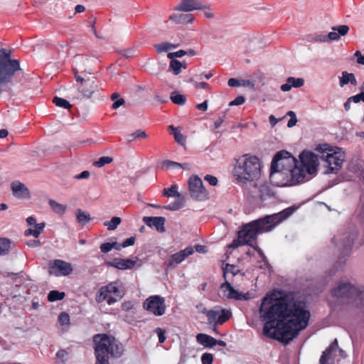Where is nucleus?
<instances>
[{
    "label": "nucleus",
    "mask_w": 364,
    "mask_h": 364,
    "mask_svg": "<svg viewBox=\"0 0 364 364\" xmlns=\"http://www.w3.org/2000/svg\"><path fill=\"white\" fill-rule=\"evenodd\" d=\"M260 319L264 322V336L288 344L306 328L310 312L304 299L292 294L279 297L275 293L267 294L259 308Z\"/></svg>",
    "instance_id": "1"
},
{
    "label": "nucleus",
    "mask_w": 364,
    "mask_h": 364,
    "mask_svg": "<svg viewBox=\"0 0 364 364\" xmlns=\"http://www.w3.org/2000/svg\"><path fill=\"white\" fill-rule=\"evenodd\" d=\"M299 164L289 152L282 150L274 156L270 168L271 183L279 187L294 186L308 181L306 175L316 173L319 165L317 155L311 151H302Z\"/></svg>",
    "instance_id": "2"
},
{
    "label": "nucleus",
    "mask_w": 364,
    "mask_h": 364,
    "mask_svg": "<svg viewBox=\"0 0 364 364\" xmlns=\"http://www.w3.org/2000/svg\"><path fill=\"white\" fill-rule=\"evenodd\" d=\"M294 207H289L277 213L267 215L257 220L243 225L238 232L239 237L243 243L252 247L263 261L267 258L262 250L257 245V235L272 231L277 225L285 220L295 211Z\"/></svg>",
    "instance_id": "3"
},
{
    "label": "nucleus",
    "mask_w": 364,
    "mask_h": 364,
    "mask_svg": "<svg viewBox=\"0 0 364 364\" xmlns=\"http://www.w3.org/2000/svg\"><path fill=\"white\" fill-rule=\"evenodd\" d=\"M260 174L261 165L257 156L244 154L235 159L232 176L238 183L245 184L257 180Z\"/></svg>",
    "instance_id": "4"
},
{
    "label": "nucleus",
    "mask_w": 364,
    "mask_h": 364,
    "mask_svg": "<svg viewBox=\"0 0 364 364\" xmlns=\"http://www.w3.org/2000/svg\"><path fill=\"white\" fill-rule=\"evenodd\" d=\"M315 151L320 154V159L326 166L325 173H336L341 168L346 159L345 151L339 147L327 144H318Z\"/></svg>",
    "instance_id": "5"
},
{
    "label": "nucleus",
    "mask_w": 364,
    "mask_h": 364,
    "mask_svg": "<svg viewBox=\"0 0 364 364\" xmlns=\"http://www.w3.org/2000/svg\"><path fill=\"white\" fill-rule=\"evenodd\" d=\"M93 341L95 345L96 358L104 360V358H109V355L114 357H119L122 355L119 346L114 343V338L105 333L96 334L93 337Z\"/></svg>",
    "instance_id": "6"
},
{
    "label": "nucleus",
    "mask_w": 364,
    "mask_h": 364,
    "mask_svg": "<svg viewBox=\"0 0 364 364\" xmlns=\"http://www.w3.org/2000/svg\"><path fill=\"white\" fill-rule=\"evenodd\" d=\"M75 78L80 85L77 87V94L73 97L76 100H90L100 95V87L95 77L85 79L78 75L76 69H73Z\"/></svg>",
    "instance_id": "7"
},
{
    "label": "nucleus",
    "mask_w": 364,
    "mask_h": 364,
    "mask_svg": "<svg viewBox=\"0 0 364 364\" xmlns=\"http://www.w3.org/2000/svg\"><path fill=\"white\" fill-rule=\"evenodd\" d=\"M357 236L358 231L356 228L353 225H350L341 230L338 235L333 237V242L343 253H347L351 250Z\"/></svg>",
    "instance_id": "8"
},
{
    "label": "nucleus",
    "mask_w": 364,
    "mask_h": 364,
    "mask_svg": "<svg viewBox=\"0 0 364 364\" xmlns=\"http://www.w3.org/2000/svg\"><path fill=\"white\" fill-rule=\"evenodd\" d=\"M357 285L348 282L341 281L331 291V296L340 303L353 301L356 294H359Z\"/></svg>",
    "instance_id": "9"
},
{
    "label": "nucleus",
    "mask_w": 364,
    "mask_h": 364,
    "mask_svg": "<svg viewBox=\"0 0 364 364\" xmlns=\"http://www.w3.org/2000/svg\"><path fill=\"white\" fill-rule=\"evenodd\" d=\"M123 294L119 291L116 283L111 282L106 286L102 287L99 289L95 299L97 303H102L106 301L109 305H112L120 300Z\"/></svg>",
    "instance_id": "10"
},
{
    "label": "nucleus",
    "mask_w": 364,
    "mask_h": 364,
    "mask_svg": "<svg viewBox=\"0 0 364 364\" xmlns=\"http://www.w3.org/2000/svg\"><path fill=\"white\" fill-rule=\"evenodd\" d=\"M346 356V352L338 346V339L335 338L331 344L322 353L319 359V364H337Z\"/></svg>",
    "instance_id": "11"
},
{
    "label": "nucleus",
    "mask_w": 364,
    "mask_h": 364,
    "mask_svg": "<svg viewBox=\"0 0 364 364\" xmlns=\"http://www.w3.org/2000/svg\"><path fill=\"white\" fill-rule=\"evenodd\" d=\"M188 190L190 197L197 201L205 198V186L203 181L198 175H191L188 179Z\"/></svg>",
    "instance_id": "12"
},
{
    "label": "nucleus",
    "mask_w": 364,
    "mask_h": 364,
    "mask_svg": "<svg viewBox=\"0 0 364 364\" xmlns=\"http://www.w3.org/2000/svg\"><path fill=\"white\" fill-rule=\"evenodd\" d=\"M143 307L149 312L157 316L164 315L166 311L164 299L158 295L151 296L147 298L143 304Z\"/></svg>",
    "instance_id": "13"
},
{
    "label": "nucleus",
    "mask_w": 364,
    "mask_h": 364,
    "mask_svg": "<svg viewBox=\"0 0 364 364\" xmlns=\"http://www.w3.org/2000/svg\"><path fill=\"white\" fill-rule=\"evenodd\" d=\"M73 266L62 259H54L48 263V273L55 277L68 276L72 273Z\"/></svg>",
    "instance_id": "14"
},
{
    "label": "nucleus",
    "mask_w": 364,
    "mask_h": 364,
    "mask_svg": "<svg viewBox=\"0 0 364 364\" xmlns=\"http://www.w3.org/2000/svg\"><path fill=\"white\" fill-rule=\"evenodd\" d=\"M194 250L198 252H205V246L204 245H195L194 247H187L183 250H181L178 252L173 254L171 259L168 261V264L170 266L173 265V263L180 264L188 256L191 255L194 252Z\"/></svg>",
    "instance_id": "15"
},
{
    "label": "nucleus",
    "mask_w": 364,
    "mask_h": 364,
    "mask_svg": "<svg viewBox=\"0 0 364 364\" xmlns=\"http://www.w3.org/2000/svg\"><path fill=\"white\" fill-rule=\"evenodd\" d=\"M230 316L231 311L224 309L206 311L209 322L214 324H223L230 318Z\"/></svg>",
    "instance_id": "16"
},
{
    "label": "nucleus",
    "mask_w": 364,
    "mask_h": 364,
    "mask_svg": "<svg viewBox=\"0 0 364 364\" xmlns=\"http://www.w3.org/2000/svg\"><path fill=\"white\" fill-rule=\"evenodd\" d=\"M221 291L224 297L228 299H235L237 301L247 300L249 299L245 294L239 293L235 290L228 282H225L220 286Z\"/></svg>",
    "instance_id": "17"
},
{
    "label": "nucleus",
    "mask_w": 364,
    "mask_h": 364,
    "mask_svg": "<svg viewBox=\"0 0 364 364\" xmlns=\"http://www.w3.org/2000/svg\"><path fill=\"white\" fill-rule=\"evenodd\" d=\"M136 264V261L132 259L114 258L113 261L105 262L107 267H112L121 270L132 269Z\"/></svg>",
    "instance_id": "18"
},
{
    "label": "nucleus",
    "mask_w": 364,
    "mask_h": 364,
    "mask_svg": "<svg viewBox=\"0 0 364 364\" xmlns=\"http://www.w3.org/2000/svg\"><path fill=\"white\" fill-rule=\"evenodd\" d=\"M204 6L203 0H182L176 9L183 11H191L202 9Z\"/></svg>",
    "instance_id": "19"
},
{
    "label": "nucleus",
    "mask_w": 364,
    "mask_h": 364,
    "mask_svg": "<svg viewBox=\"0 0 364 364\" xmlns=\"http://www.w3.org/2000/svg\"><path fill=\"white\" fill-rule=\"evenodd\" d=\"M11 190L14 196L18 198H30L29 190L23 183L19 181H14L11 183Z\"/></svg>",
    "instance_id": "20"
},
{
    "label": "nucleus",
    "mask_w": 364,
    "mask_h": 364,
    "mask_svg": "<svg viewBox=\"0 0 364 364\" xmlns=\"http://www.w3.org/2000/svg\"><path fill=\"white\" fill-rule=\"evenodd\" d=\"M143 221L149 227H154L159 232L165 231V218L164 217H144Z\"/></svg>",
    "instance_id": "21"
},
{
    "label": "nucleus",
    "mask_w": 364,
    "mask_h": 364,
    "mask_svg": "<svg viewBox=\"0 0 364 364\" xmlns=\"http://www.w3.org/2000/svg\"><path fill=\"white\" fill-rule=\"evenodd\" d=\"M331 29L332 31L328 33V38L331 41H338L341 36H345L350 31L347 25L333 26Z\"/></svg>",
    "instance_id": "22"
},
{
    "label": "nucleus",
    "mask_w": 364,
    "mask_h": 364,
    "mask_svg": "<svg viewBox=\"0 0 364 364\" xmlns=\"http://www.w3.org/2000/svg\"><path fill=\"white\" fill-rule=\"evenodd\" d=\"M170 19L176 23L186 24L193 21V16L191 14H177L170 16Z\"/></svg>",
    "instance_id": "23"
},
{
    "label": "nucleus",
    "mask_w": 364,
    "mask_h": 364,
    "mask_svg": "<svg viewBox=\"0 0 364 364\" xmlns=\"http://www.w3.org/2000/svg\"><path fill=\"white\" fill-rule=\"evenodd\" d=\"M348 83L353 85H357L358 82L353 73H349L347 71L342 72V76L339 77V85L343 87Z\"/></svg>",
    "instance_id": "24"
},
{
    "label": "nucleus",
    "mask_w": 364,
    "mask_h": 364,
    "mask_svg": "<svg viewBox=\"0 0 364 364\" xmlns=\"http://www.w3.org/2000/svg\"><path fill=\"white\" fill-rule=\"evenodd\" d=\"M177 199L169 203L166 207V209L169 210H178L181 208H182L185 205L186 199L183 196H181V197H176Z\"/></svg>",
    "instance_id": "25"
},
{
    "label": "nucleus",
    "mask_w": 364,
    "mask_h": 364,
    "mask_svg": "<svg viewBox=\"0 0 364 364\" xmlns=\"http://www.w3.org/2000/svg\"><path fill=\"white\" fill-rule=\"evenodd\" d=\"M48 203L53 212L58 215H63L65 213L67 206L56 202L55 200L50 199Z\"/></svg>",
    "instance_id": "26"
},
{
    "label": "nucleus",
    "mask_w": 364,
    "mask_h": 364,
    "mask_svg": "<svg viewBox=\"0 0 364 364\" xmlns=\"http://www.w3.org/2000/svg\"><path fill=\"white\" fill-rule=\"evenodd\" d=\"M178 47V45L172 44L168 42H164L154 45V48L158 53L168 51Z\"/></svg>",
    "instance_id": "27"
},
{
    "label": "nucleus",
    "mask_w": 364,
    "mask_h": 364,
    "mask_svg": "<svg viewBox=\"0 0 364 364\" xmlns=\"http://www.w3.org/2000/svg\"><path fill=\"white\" fill-rule=\"evenodd\" d=\"M169 67L174 75H178L181 71V68L185 69L186 68L185 63H181L178 60H171Z\"/></svg>",
    "instance_id": "28"
},
{
    "label": "nucleus",
    "mask_w": 364,
    "mask_h": 364,
    "mask_svg": "<svg viewBox=\"0 0 364 364\" xmlns=\"http://www.w3.org/2000/svg\"><path fill=\"white\" fill-rule=\"evenodd\" d=\"M76 218L77 222L82 225L87 224L91 220L90 215L85 211H82L81 209H77L76 210Z\"/></svg>",
    "instance_id": "29"
},
{
    "label": "nucleus",
    "mask_w": 364,
    "mask_h": 364,
    "mask_svg": "<svg viewBox=\"0 0 364 364\" xmlns=\"http://www.w3.org/2000/svg\"><path fill=\"white\" fill-rule=\"evenodd\" d=\"M215 346L225 347L226 343L222 340H217L210 336L206 335V348H210Z\"/></svg>",
    "instance_id": "30"
},
{
    "label": "nucleus",
    "mask_w": 364,
    "mask_h": 364,
    "mask_svg": "<svg viewBox=\"0 0 364 364\" xmlns=\"http://www.w3.org/2000/svg\"><path fill=\"white\" fill-rule=\"evenodd\" d=\"M223 276L225 277H226L229 274H232V276H235L240 272V269L237 266L230 264H226L225 266L223 267Z\"/></svg>",
    "instance_id": "31"
},
{
    "label": "nucleus",
    "mask_w": 364,
    "mask_h": 364,
    "mask_svg": "<svg viewBox=\"0 0 364 364\" xmlns=\"http://www.w3.org/2000/svg\"><path fill=\"white\" fill-rule=\"evenodd\" d=\"M65 293L63 291H59L57 290H52L49 292L48 295V300L49 301H56L62 300L65 298Z\"/></svg>",
    "instance_id": "32"
},
{
    "label": "nucleus",
    "mask_w": 364,
    "mask_h": 364,
    "mask_svg": "<svg viewBox=\"0 0 364 364\" xmlns=\"http://www.w3.org/2000/svg\"><path fill=\"white\" fill-rule=\"evenodd\" d=\"M163 195L166 197H181L183 196L178 191V187L176 185H172L170 188H164L163 191Z\"/></svg>",
    "instance_id": "33"
},
{
    "label": "nucleus",
    "mask_w": 364,
    "mask_h": 364,
    "mask_svg": "<svg viewBox=\"0 0 364 364\" xmlns=\"http://www.w3.org/2000/svg\"><path fill=\"white\" fill-rule=\"evenodd\" d=\"M11 241L7 238H0V255H4L9 252Z\"/></svg>",
    "instance_id": "34"
},
{
    "label": "nucleus",
    "mask_w": 364,
    "mask_h": 364,
    "mask_svg": "<svg viewBox=\"0 0 364 364\" xmlns=\"http://www.w3.org/2000/svg\"><path fill=\"white\" fill-rule=\"evenodd\" d=\"M170 98L173 103L178 105H183L186 102V97L176 92H173Z\"/></svg>",
    "instance_id": "35"
},
{
    "label": "nucleus",
    "mask_w": 364,
    "mask_h": 364,
    "mask_svg": "<svg viewBox=\"0 0 364 364\" xmlns=\"http://www.w3.org/2000/svg\"><path fill=\"white\" fill-rule=\"evenodd\" d=\"M359 289V294H356L353 299V302L355 303L356 305L364 306V286H357Z\"/></svg>",
    "instance_id": "36"
},
{
    "label": "nucleus",
    "mask_w": 364,
    "mask_h": 364,
    "mask_svg": "<svg viewBox=\"0 0 364 364\" xmlns=\"http://www.w3.org/2000/svg\"><path fill=\"white\" fill-rule=\"evenodd\" d=\"M52 102L56 106L63 107L65 109H70L72 107V105L70 104V102L68 100L63 99L60 97H57V96L54 97L52 100Z\"/></svg>",
    "instance_id": "37"
},
{
    "label": "nucleus",
    "mask_w": 364,
    "mask_h": 364,
    "mask_svg": "<svg viewBox=\"0 0 364 364\" xmlns=\"http://www.w3.org/2000/svg\"><path fill=\"white\" fill-rule=\"evenodd\" d=\"M121 222L122 220L119 217H113L109 221L105 222L104 225L107 226L109 230H114L117 228Z\"/></svg>",
    "instance_id": "38"
},
{
    "label": "nucleus",
    "mask_w": 364,
    "mask_h": 364,
    "mask_svg": "<svg viewBox=\"0 0 364 364\" xmlns=\"http://www.w3.org/2000/svg\"><path fill=\"white\" fill-rule=\"evenodd\" d=\"M169 129H171L173 131V134L176 141L181 145H183L186 142V139L184 136L179 131H178L173 125H171L169 127Z\"/></svg>",
    "instance_id": "39"
},
{
    "label": "nucleus",
    "mask_w": 364,
    "mask_h": 364,
    "mask_svg": "<svg viewBox=\"0 0 364 364\" xmlns=\"http://www.w3.org/2000/svg\"><path fill=\"white\" fill-rule=\"evenodd\" d=\"M58 323L62 326H69L70 324V316L66 312H61L58 316Z\"/></svg>",
    "instance_id": "40"
},
{
    "label": "nucleus",
    "mask_w": 364,
    "mask_h": 364,
    "mask_svg": "<svg viewBox=\"0 0 364 364\" xmlns=\"http://www.w3.org/2000/svg\"><path fill=\"white\" fill-rule=\"evenodd\" d=\"M288 82L291 84L292 87H300L304 84L303 78H294L293 77H288Z\"/></svg>",
    "instance_id": "41"
},
{
    "label": "nucleus",
    "mask_w": 364,
    "mask_h": 364,
    "mask_svg": "<svg viewBox=\"0 0 364 364\" xmlns=\"http://www.w3.org/2000/svg\"><path fill=\"white\" fill-rule=\"evenodd\" d=\"M112 160V157L102 156L97 161H95L93 164L97 167H102L105 164L111 163Z\"/></svg>",
    "instance_id": "42"
},
{
    "label": "nucleus",
    "mask_w": 364,
    "mask_h": 364,
    "mask_svg": "<svg viewBox=\"0 0 364 364\" xmlns=\"http://www.w3.org/2000/svg\"><path fill=\"white\" fill-rule=\"evenodd\" d=\"M360 89L362 90L360 93L350 97V100H352L354 103H358L361 101L364 102V82Z\"/></svg>",
    "instance_id": "43"
},
{
    "label": "nucleus",
    "mask_w": 364,
    "mask_h": 364,
    "mask_svg": "<svg viewBox=\"0 0 364 364\" xmlns=\"http://www.w3.org/2000/svg\"><path fill=\"white\" fill-rule=\"evenodd\" d=\"M312 41H314L315 42H320V43L331 41L330 39L328 38V34L324 35L322 33L315 34L312 38Z\"/></svg>",
    "instance_id": "44"
},
{
    "label": "nucleus",
    "mask_w": 364,
    "mask_h": 364,
    "mask_svg": "<svg viewBox=\"0 0 364 364\" xmlns=\"http://www.w3.org/2000/svg\"><path fill=\"white\" fill-rule=\"evenodd\" d=\"M162 166L166 168H180L181 163H178L176 161H173L171 160H165L162 161Z\"/></svg>",
    "instance_id": "45"
},
{
    "label": "nucleus",
    "mask_w": 364,
    "mask_h": 364,
    "mask_svg": "<svg viewBox=\"0 0 364 364\" xmlns=\"http://www.w3.org/2000/svg\"><path fill=\"white\" fill-rule=\"evenodd\" d=\"M287 115L290 117V119L289 120L287 123V127L291 128L296 125L297 122V119L296 114L293 111H289L287 112Z\"/></svg>",
    "instance_id": "46"
},
{
    "label": "nucleus",
    "mask_w": 364,
    "mask_h": 364,
    "mask_svg": "<svg viewBox=\"0 0 364 364\" xmlns=\"http://www.w3.org/2000/svg\"><path fill=\"white\" fill-rule=\"evenodd\" d=\"M68 352L64 349L58 350L56 353V357L60 359L63 363H65L68 358Z\"/></svg>",
    "instance_id": "47"
},
{
    "label": "nucleus",
    "mask_w": 364,
    "mask_h": 364,
    "mask_svg": "<svg viewBox=\"0 0 364 364\" xmlns=\"http://www.w3.org/2000/svg\"><path fill=\"white\" fill-rule=\"evenodd\" d=\"M186 51L183 50H178L176 52L169 53L167 56L169 59L174 60V58H181L185 55Z\"/></svg>",
    "instance_id": "48"
},
{
    "label": "nucleus",
    "mask_w": 364,
    "mask_h": 364,
    "mask_svg": "<svg viewBox=\"0 0 364 364\" xmlns=\"http://www.w3.org/2000/svg\"><path fill=\"white\" fill-rule=\"evenodd\" d=\"M245 102V98L243 96H238L234 100L229 103L230 106L241 105Z\"/></svg>",
    "instance_id": "49"
},
{
    "label": "nucleus",
    "mask_w": 364,
    "mask_h": 364,
    "mask_svg": "<svg viewBox=\"0 0 364 364\" xmlns=\"http://www.w3.org/2000/svg\"><path fill=\"white\" fill-rule=\"evenodd\" d=\"M244 245H245V244L243 243L242 239L238 237L237 239L234 240L228 245V248H230V249H235V248L238 247L239 246Z\"/></svg>",
    "instance_id": "50"
},
{
    "label": "nucleus",
    "mask_w": 364,
    "mask_h": 364,
    "mask_svg": "<svg viewBox=\"0 0 364 364\" xmlns=\"http://www.w3.org/2000/svg\"><path fill=\"white\" fill-rule=\"evenodd\" d=\"M261 200H265L266 195L270 196V189L267 186H262L259 189Z\"/></svg>",
    "instance_id": "51"
},
{
    "label": "nucleus",
    "mask_w": 364,
    "mask_h": 364,
    "mask_svg": "<svg viewBox=\"0 0 364 364\" xmlns=\"http://www.w3.org/2000/svg\"><path fill=\"white\" fill-rule=\"evenodd\" d=\"M100 248L101 252L103 253H107L113 249L112 245L111 242L102 243L100 245Z\"/></svg>",
    "instance_id": "52"
},
{
    "label": "nucleus",
    "mask_w": 364,
    "mask_h": 364,
    "mask_svg": "<svg viewBox=\"0 0 364 364\" xmlns=\"http://www.w3.org/2000/svg\"><path fill=\"white\" fill-rule=\"evenodd\" d=\"M155 331H156V333L158 335L159 343H163L165 341V340H166V336H165L164 331L162 328H157L155 330Z\"/></svg>",
    "instance_id": "53"
},
{
    "label": "nucleus",
    "mask_w": 364,
    "mask_h": 364,
    "mask_svg": "<svg viewBox=\"0 0 364 364\" xmlns=\"http://www.w3.org/2000/svg\"><path fill=\"white\" fill-rule=\"evenodd\" d=\"M206 181L211 186H216L218 180L215 176L206 174Z\"/></svg>",
    "instance_id": "54"
},
{
    "label": "nucleus",
    "mask_w": 364,
    "mask_h": 364,
    "mask_svg": "<svg viewBox=\"0 0 364 364\" xmlns=\"http://www.w3.org/2000/svg\"><path fill=\"white\" fill-rule=\"evenodd\" d=\"M24 234L26 236L33 235L35 238H38L39 237V232L31 228L26 230Z\"/></svg>",
    "instance_id": "55"
},
{
    "label": "nucleus",
    "mask_w": 364,
    "mask_h": 364,
    "mask_svg": "<svg viewBox=\"0 0 364 364\" xmlns=\"http://www.w3.org/2000/svg\"><path fill=\"white\" fill-rule=\"evenodd\" d=\"M134 134L135 136V139H141V138H146L148 136L146 133L141 129L136 130V132H134Z\"/></svg>",
    "instance_id": "56"
},
{
    "label": "nucleus",
    "mask_w": 364,
    "mask_h": 364,
    "mask_svg": "<svg viewBox=\"0 0 364 364\" xmlns=\"http://www.w3.org/2000/svg\"><path fill=\"white\" fill-rule=\"evenodd\" d=\"M354 55L357 58V63L360 65H364V55L360 50L355 51Z\"/></svg>",
    "instance_id": "57"
},
{
    "label": "nucleus",
    "mask_w": 364,
    "mask_h": 364,
    "mask_svg": "<svg viewBox=\"0 0 364 364\" xmlns=\"http://www.w3.org/2000/svg\"><path fill=\"white\" fill-rule=\"evenodd\" d=\"M26 245L31 247H38L41 245V242L38 240H31L26 242Z\"/></svg>",
    "instance_id": "58"
},
{
    "label": "nucleus",
    "mask_w": 364,
    "mask_h": 364,
    "mask_svg": "<svg viewBox=\"0 0 364 364\" xmlns=\"http://www.w3.org/2000/svg\"><path fill=\"white\" fill-rule=\"evenodd\" d=\"M125 103V101L124 99L122 98H120V99H117V100H115L114 102V103L112 104V109H118L120 106L123 105Z\"/></svg>",
    "instance_id": "59"
},
{
    "label": "nucleus",
    "mask_w": 364,
    "mask_h": 364,
    "mask_svg": "<svg viewBox=\"0 0 364 364\" xmlns=\"http://www.w3.org/2000/svg\"><path fill=\"white\" fill-rule=\"evenodd\" d=\"M134 242H135V237H131L123 242L122 247H127L129 246H132L134 244Z\"/></svg>",
    "instance_id": "60"
},
{
    "label": "nucleus",
    "mask_w": 364,
    "mask_h": 364,
    "mask_svg": "<svg viewBox=\"0 0 364 364\" xmlns=\"http://www.w3.org/2000/svg\"><path fill=\"white\" fill-rule=\"evenodd\" d=\"M228 85L230 87H234L241 85V83H240L239 80L236 78H230L228 81Z\"/></svg>",
    "instance_id": "61"
},
{
    "label": "nucleus",
    "mask_w": 364,
    "mask_h": 364,
    "mask_svg": "<svg viewBox=\"0 0 364 364\" xmlns=\"http://www.w3.org/2000/svg\"><path fill=\"white\" fill-rule=\"evenodd\" d=\"M90 176V172L88 171H83L80 174L75 175L74 178L75 179L87 178Z\"/></svg>",
    "instance_id": "62"
},
{
    "label": "nucleus",
    "mask_w": 364,
    "mask_h": 364,
    "mask_svg": "<svg viewBox=\"0 0 364 364\" xmlns=\"http://www.w3.org/2000/svg\"><path fill=\"white\" fill-rule=\"evenodd\" d=\"M291 85L290 83L288 82V78L287 79V82L282 85L281 86V90L283 91V92H288L291 89Z\"/></svg>",
    "instance_id": "63"
},
{
    "label": "nucleus",
    "mask_w": 364,
    "mask_h": 364,
    "mask_svg": "<svg viewBox=\"0 0 364 364\" xmlns=\"http://www.w3.org/2000/svg\"><path fill=\"white\" fill-rule=\"evenodd\" d=\"M95 364H109V358H104V360L100 359V358H96Z\"/></svg>",
    "instance_id": "64"
}]
</instances>
